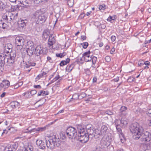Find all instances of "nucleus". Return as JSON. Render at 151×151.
Wrapping results in <instances>:
<instances>
[{"label":"nucleus","instance_id":"obj_4","mask_svg":"<svg viewBox=\"0 0 151 151\" xmlns=\"http://www.w3.org/2000/svg\"><path fill=\"white\" fill-rule=\"evenodd\" d=\"M46 143L47 147L50 149H52L57 145L56 138L55 137L50 138L49 140L46 141Z\"/></svg>","mask_w":151,"mask_h":151},{"label":"nucleus","instance_id":"obj_54","mask_svg":"<svg viewBox=\"0 0 151 151\" xmlns=\"http://www.w3.org/2000/svg\"><path fill=\"white\" fill-rule=\"evenodd\" d=\"M105 59L106 60L107 62H109L111 60L110 57L109 56H106L105 58Z\"/></svg>","mask_w":151,"mask_h":151},{"label":"nucleus","instance_id":"obj_36","mask_svg":"<svg viewBox=\"0 0 151 151\" xmlns=\"http://www.w3.org/2000/svg\"><path fill=\"white\" fill-rule=\"evenodd\" d=\"M74 4V0H69L68 1V5L70 7H71Z\"/></svg>","mask_w":151,"mask_h":151},{"label":"nucleus","instance_id":"obj_33","mask_svg":"<svg viewBox=\"0 0 151 151\" xmlns=\"http://www.w3.org/2000/svg\"><path fill=\"white\" fill-rule=\"evenodd\" d=\"M120 140L122 142H123V140L124 139V135L122 133H120V134L119 133Z\"/></svg>","mask_w":151,"mask_h":151},{"label":"nucleus","instance_id":"obj_46","mask_svg":"<svg viewBox=\"0 0 151 151\" xmlns=\"http://www.w3.org/2000/svg\"><path fill=\"white\" fill-rule=\"evenodd\" d=\"M147 114L149 116L150 118L151 117V109H150L148 110Z\"/></svg>","mask_w":151,"mask_h":151},{"label":"nucleus","instance_id":"obj_61","mask_svg":"<svg viewBox=\"0 0 151 151\" xmlns=\"http://www.w3.org/2000/svg\"><path fill=\"white\" fill-rule=\"evenodd\" d=\"M112 17L111 16H110L108 17L107 19V20L109 21H111V20H113Z\"/></svg>","mask_w":151,"mask_h":151},{"label":"nucleus","instance_id":"obj_12","mask_svg":"<svg viewBox=\"0 0 151 151\" xmlns=\"http://www.w3.org/2000/svg\"><path fill=\"white\" fill-rule=\"evenodd\" d=\"M12 54H10V57L9 58H6V62L7 63V64L9 65H11L12 63L14 62L15 57H16V55H14L12 56Z\"/></svg>","mask_w":151,"mask_h":151},{"label":"nucleus","instance_id":"obj_11","mask_svg":"<svg viewBox=\"0 0 151 151\" xmlns=\"http://www.w3.org/2000/svg\"><path fill=\"white\" fill-rule=\"evenodd\" d=\"M12 45L10 43H7L4 46V51L7 53L10 52L12 50Z\"/></svg>","mask_w":151,"mask_h":151},{"label":"nucleus","instance_id":"obj_1","mask_svg":"<svg viewBox=\"0 0 151 151\" xmlns=\"http://www.w3.org/2000/svg\"><path fill=\"white\" fill-rule=\"evenodd\" d=\"M130 129L133 138L135 139L141 137L140 139L142 142H149L151 139V134L147 131L142 134L143 128L137 123L133 124L131 125Z\"/></svg>","mask_w":151,"mask_h":151},{"label":"nucleus","instance_id":"obj_22","mask_svg":"<svg viewBox=\"0 0 151 151\" xmlns=\"http://www.w3.org/2000/svg\"><path fill=\"white\" fill-rule=\"evenodd\" d=\"M79 99V96L77 94L75 93L73 96L72 98L70 99L69 102H72L75 101L78 99Z\"/></svg>","mask_w":151,"mask_h":151},{"label":"nucleus","instance_id":"obj_6","mask_svg":"<svg viewBox=\"0 0 151 151\" xmlns=\"http://www.w3.org/2000/svg\"><path fill=\"white\" fill-rule=\"evenodd\" d=\"M18 145L17 143H13L10 146L6 147L4 151H16Z\"/></svg>","mask_w":151,"mask_h":151},{"label":"nucleus","instance_id":"obj_29","mask_svg":"<svg viewBox=\"0 0 151 151\" xmlns=\"http://www.w3.org/2000/svg\"><path fill=\"white\" fill-rule=\"evenodd\" d=\"M9 17L11 19V20H14L16 19V16H15L14 14L12 13H10L8 14Z\"/></svg>","mask_w":151,"mask_h":151},{"label":"nucleus","instance_id":"obj_38","mask_svg":"<svg viewBox=\"0 0 151 151\" xmlns=\"http://www.w3.org/2000/svg\"><path fill=\"white\" fill-rule=\"evenodd\" d=\"M66 54V53L65 52H63V53L56 54V56L58 57H60V58H62Z\"/></svg>","mask_w":151,"mask_h":151},{"label":"nucleus","instance_id":"obj_34","mask_svg":"<svg viewBox=\"0 0 151 151\" xmlns=\"http://www.w3.org/2000/svg\"><path fill=\"white\" fill-rule=\"evenodd\" d=\"M120 140L122 142H123V140L124 139V135L122 133H120V134L119 133Z\"/></svg>","mask_w":151,"mask_h":151},{"label":"nucleus","instance_id":"obj_30","mask_svg":"<svg viewBox=\"0 0 151 151\" xmlns=\"http://www.w3.org/2000/svg\"><path fill=\"white\" fill-rule=\"evenodd\" d=\"M35 130L36 131V129H33L31 130H30V129L29 130V128H28L26 130H24L23 131V133H27L28 132H30V133L32 132H35Z\"/></svg>","mask_w":151,"mask_h":151},{"label":"nucleus","instance_id":"obj_39","mask_svg":"<svg viewBox=\"0 0 151 151\" xmlns=\"http://www.w3.org/2000/svg\"><path fill=\"white\" fill-rule=\"evenodd\" d=\"M66 134H65V133H62L60 134V137L61 139H64L66 138Z\"/></svg>","mask_w":151,"mask_h":151},{"label":"nucleus","instance_id":"obj_32","mask_svg":"<svg viewBox=\"0 0 151 151\" xmlns=\"http://www.w3.org/2000/svg\"><path fill=\"white\" fill-rule=\"evenodd\" d=\"M119 121H120V120L119 119H117L115 121V123L116 126V129H118V127L119 126H121V124H120V123L119 122Z\"/></svg>","mask_w":151,"mask_h":151},{"label":"nucleus","instance_id":"obj_49","mask_svg":"<svg viewBox=\"0 0 151 151\" xmlns=\"http://www.w3.org/2000/svg\"><path fill=\"white\" fill-rule=\"evenodd\" d=\"M31 95H34L36 93L37 91L35 90H32L30 92H29Z\"/></svg>","mask_w":151,"mask_h":151},{"label":"nucleus","instance_id":"obj_64","mask_svg":"<svg viewBox=\"0 0 151 151\" xmlns=\"http://www.w3.org/2000/svg\"><path fill=\"white\" fill-rule=\"evenodd\" d=\"M70 59L69 58H67L66 59V60H65V62L66 63H69L70 61Z\"/></svg>","mask_w":151,"mask_h":151},{"label":"nucleus","instance_id":"obj_44","mask_svg":"<svg viewBox=\"0 0 151 151\" xmlns=\"http://www.w3.org/2000/svg\"><path fill=\"white\" fill-rule=\"evenodd\" d=\"M127 109V107L124 106H122L121 107V109H120V111L122 112H124V111L126 110Z\"/></svg>","mask_w":151,"mask_h":151},{"label":"nucleus","instance_id":"obj_31","mask_svg":"<svg viewBox=\"0 0 151 151\" xmlns=\"http://www.w3.org/2000/svg\"><path fill=\"white\" fill-rule=\"evenodd\" d=\"M5 7V5L0 0V10H3Z\"/></svg>","mask_w":151,"mask_h":151},{"label":"nucleus","instance_id":"obj_23","mask_svg":"<svg viewBox=\"0 0 151 151\" xmlns=\"http://www.w3.org/2000/svg\"><path fill=\"white\" fill-rule=\"evenodd\" d=\"M119 122L121 124V126H126L127 124V122L126 120L122 119L119 121Z\"/></svg>","mask_w":151,"mask_h":151},{"label":"nucleus","instance_id":"obj_55","mask_svg":"<svg viewBox=\"0 0 151 151\" xmlns=\"http://www.w3.org/2000/svg\"><path fill=\"white\" fill-rule=\"evenodd\" d=\"M99 9L100 10H104L105 9L104 6H103L102 5H100L99 7Z\"/></svg>","mask_w":151,"mask_h":151},{"label":"nucleus","instance_id":"obj_14","mask_svg":"<svg viewBox=\"0 0 151 151\" xmlns=\"http://www.w3.org/2000/svg\"><path fill=\"white\" fill-rule=\"evenodd\" d=\"M10 82L7 80L3 81L2 83L0 84V86L4 88H8Z\"/></svg>","mask_w":151,"mask_h":151},{"label":"nucleus","instance_id":"obj_2","mask_svg":"<svg viewBox=\"0 0 151 151\" xmlns=\"http://www.w3.org/2000/svg\"><path fill=\"white\" fill-rule=\"evenodd\" d=\"M85 127L84 126L78 124L77 125L78 134V140L83 143H84L88 141L90 138L88 134L85 132Z\"/></svg>","mask_w":151,"mask_h":151},{"label":"nucleus","instance_id":"obj_18","mask_svg":"<svg viewBox=\"0 0 151 151\" xmlns=\"http://www.w3.org/2000/svg\"><path fill=\"white\" fill-rule=\"evenodd\" d=\"M39 48H38V50H39V54H46L47 50L45 48H43L41 45L39 46Z\"/></svg>","mask_w":151,"mask_h":151},{"label":"nucleus","instance_id":"obj_20","mask_svg":"<svg viewBox=\"0 0 151 151\" xmlns=\"http://www.w3.org/2000/svg\"><path fill=\"white\" fill-rule=\"evenodd\" d=\"M10 105L12 108L14 109L18 106L20 105V103L17 101H14L11 103Z\"/></svg>","mask_w":151,"mask_h":151},{"label":"nucleus","instance_id":"obj_7","mask_svg":"<svg viewBox=\"0 0 151 151\" xmlns=\"http://www.w3.org/2000/svg\"><path fill=\"white\" fill-rule=\"evenodd\" d=\"M86 134H88L90 138H92L95 137L96 134L95 133V130H94L92 127L89 128L86 127Z\"/></svg>","mask_w":151,"mask_h":151},{"label":"nucleus","instance_id":"obj_10","mask_svg":"<svg viewBox=\"0 0 151 151\" xmlns=\"http://www.w3.org/2000/svg\"><path fill=\"white\" fill-rule=\"evenodd\" d=\"M90 52L89 51L85 52L83 54L82 59H83L86 62H88L90 61L91 59V57L90 55Z\"/></svg>","mask_w":151,"mask_h":151},{"label":"nucleus","instance_id":"obj_63","mask_svg":"<svg viewBox=\"0 0 151 151\" xmlns=\"http://www.w3.org/2000/svg\"><path fill=\"white\" fill-rule=\"evenodd\" d=\"M6 93L5 92H4L0 96L1 98L4 97L5 95H6Z\"/></svg>","mask_w":151,"mask_h":151},{"label":"nucleus","instance_id":"obj_60","mask_svg":"<svg viewBox=\"0 0 151 151\" xmlns=\"http://www.w3.org/2000/svg\"><path fill=\"white\" fill-rule=\"evenodd\" d=\"M81 38L82 40H84L86 39V37L85 36H81Z\"/></svg>","mask_w":151,"mask_h":151},{"label":"nucleus","instance_id":"obj_48","mask_svg":"<svg viewBox=\"0 0 151 151\" xmlns=\"http://www.w3.org/2000/svg\"><path fill=\"white\" fill-rule=\"evenodd\" d=\"M67 63L65 62V60L62 61L60 63V66H63L64 65H66Z\"/></svg>","mask_w":151,"mask_h":151},{"label":"nucleus","instance_id":"obj_47","mask_svg":"<svg viewBox=\"0 0 151 151\" xmlns=\"http://www.w3.org/2000/svg\"><path fill=\"white\" fill-rule=\"evenodd\" d=\"M144 61L142 60H140L138 63V65L139 66H141L144 65Z\"/></svg>","mask_w":151,"mask_h":151},{"label":"nucleus","instance_id":"obj_53","mask_svg":"<svg viewBox=\"0 0 151 151\" xmlns=\"http://www.w3.org/2000/svg\"><path fill=\"white\" fill-rule=\"evenodd\" d=\"M46 129L45 127H41L38 128V131H44Z\"/></svg>","mask_w":151,"mask_h":151},{"label":"nucleus","instance_id":"obj_25","mask_svg":"<svg viewBox=\"0 0 151 151\" xmlns=\"http://www.w3.org/2000/svg\"><path fill=\"white\" fill-rule=\"evenodd\" d=\"M34 49L33 48H32L30 49H27L26 51L27 53V54L29 56H31L33 52Z\"/></svg>","mask_w":151,"mask_h":151},{"label":"nucleus","instance_id":"obj_3","mask_svg":"<svg viewBox=\"0 0 151 151\" xmlns=\"http://www.w3.org/2000/svg\"><path fill=\"white\" fill-rule=\"evenodd\" d=\"M66 135L70 139H75L77 136V132L75 129L73 127H69L66 130Z\"/></svg>","mask_w":151,"mask_h":151},{"label":"nucleus","instance_id":"obj_52","mask_svg":"<svg viewBox=\"0 0 151 151\" xmlns=\"http://www.w3.org/2000/svg\"><path fill=\"white\" fill-rule=\"evenodd\" d=\"M106 114L110 115H112L113 114V112L109 110L106 111Z\"/></svg>","mask_w":151,"mask_h":151},{"label":"nucleus","instance_id":"obj_62","mask_svg":"<svg viewBox=\"0 0 151 151\" xmlns=\"http://www.w3.org/2000/svg\"><path fill=\"white\" fill-rule=\"evenodd\" d=\"M119 77H117L116 78L114 79L113 80L115 82H117L119 80Z\"/></svg>","mask_w":151,"mask_h":151},{"label":"nucleus","instance_id":"obj_37","mask_svg":"<svg viewBox=\"0 0 151 151\" xmlns=\"http://www.w3.org/2000/svg\"><path fill=\"white\" fill-rule=\"evenodd\" d=\"M79 96V99H81L85 97L86 96V94L84 92H82L81 93Z\"/></svg>","mask_w":151,"mask_h":151},{"label":"nucleus","instance_id":"obj_26","mask_svg":"<svg viewBox=\"0 0 151 151\" xmlns=\"http://www.w3.org/2000/svg\"><path fill=\"white\" fill-rule=\"evenodd\" d=\"M22 95L24 96H25V97L27 98H30L31 96L29 92L28 91L23 93L22 94Z\"/></svg>","mask_w":151,"mask_h":151},{"label":"nucleus","instance_id":"obj_57","mask_svg":"<svg viewBox=\"0 0 151 151\" xmlns=\"http://www.w3.org/2000/svg\"><path fill=\"white\" fill-rule=\"evenodd\" d=\"M116 39V37L114 36H112L111 37V39L112 41L114 42L115 41Z\"/></svg>","mask_w":151,"mask_h":151},{"label":"nucleus","instance_id":"obj_58","mask_svg":"<svg viewBox=\"0 0 151 151\" xmlns=\"http://www.w3.org/2000/svg\"><path fill=\"white\" fill-rule=\"evenodd\" d=\"M23 45H17L18 47L17 48L18 50H20L22 48V46Z\"/></svg>","mask_w":151,"mask_h":151},{"label":"nucleus","instance_id":"obj_16","mask_svg":"<svg viewBox=\"0 0 151 151\" xmlns=\"http://www.w3.org/2000/svg\"><path fill=\"white\" fill-rule=\"evenodd\" d=\"M26 20H24L20 19L17 22L18 27L20 28H23V27L25 26V24L26 23Z\"/></svg>","mask_w":151,"mask_h":151},{"label":"nucleus","instance_id":"obj_45","mask_svg":"<svg viewBox=\"0 0 151 151\" xmlns=\"http://www.w3.org/2000/svg\"><path fill=\"white\" fill-rule=\"evenodd\" d=\"M13 11H17L19 10V7L18 5H15L13 6Z\"/></svg>","mask_w":151,"mask_h":151},{"label":"nucleus","instance_id":"obj_41","mask_svg":"<svg viewBox=\"0 0 151 151\" xmlns=\"http://www.w3.org/2000/svg\"><path fill=\"white\" fill-rule=\"evenodd\" d=\"M97 60V58L95 56H93L91 60H92V63L93 64H94L95 63Z\"/></svg>","mask_w":151,"mask_h":151},{"label":"nucleus","instance_id":"obj_51","mask_svg":"<svg viewBox=\"0 0 151 151\" xmlns=\"http://www.w3.org/2000/svg\"><path fill=\"white\" fill-rule=\"evenodd\" d=\"M73 65H71L68 66H67V68L68 69L69 71H71L73 68Z\"/></svg>","mask_w":151,"mask_h":151},{"label":"nucleus","instance_id":"obj_15","mask_svg":"<svg viewBox=\"0 0 151 151\" xmlns=\"http://www.w3.org/2000/svg\"><path fill=\"white\" fill-rule=\"evenodd\" d=\"M53 35L51 34L50 35L48 40V44L49 46L52 45L55 42V39L54 37H53Z\"/></svg>","mask_w":151,"mask_h":151},{"label":"nucleus","instance_id":"obj_5","mask_svg":"<svg viewBox=\"0 0 151 151\" xmlns=\"http://www.w3.org/2000/svg\"><path fill=\"white\" fill-rule=\"evenodd\" d=\"M107 129V127L106 126L103 125L100 130L98 129H95V133L96 134V136H98V137L103 136L105 134Z\"/></svg>","mask_w":151,"mask_h":151},{"label":"nucleus","instance_id":"obj_9","mask_svg":"<svg viewBox=\"0 0 151 151\" xmlns=\"http://www.w3.org/2000/svg\"><path fill=\"white\" fill-rule=\"evenodd\" d=\"M15 41V44L17 45H24V40L22 37L17 36L16 37Z\"/></svg>","mask_w":151,"mask_h":151},{"label":"nucleus","instance_id":"obj_24","mask_svg":"<svg viewBox=\"0 0 151 151\" xmlns=\"http://www.w3.org/2000/svg\"><path fill=\"white\" fill-rule=\"evenodd\" d=\"M18 2L24 6H26L27 4L28 3L27 0H18Z\"/></svg>","mask_w":151,"mask_h":151},{"label":"nucleus","instance_id":"obj_59","mask_svg":"<svg viewBox=\"0 0 151 151\" xmlns=\"http://www.w3.org/2000/svg\"><path fill=\"white\" fill-rule=\"evenodd\" d=\"M59 78V75H58L57 76L55 77V78H54L53 80L54 81H55L57 80Z\"/></svg>","mask_w":151,"mask_h":151},{"label":"nucleus","instance_id":"obj_13","mask_svg":"<svg viewBox=\"0 0 151 151\" xmlns=\"http://www.w3.org/2000/svg\"><path fill=\"white\" fill-rule=\"evenodd\" d=\"M6 55L4 54H0V66L2 67L4 65Z\"/></svg>","mask_w":151,"mask_h":151},{"label":"nucleus","instance_id":"obj_8","mask_svg":"<svg viewBox=\"0 0 151 151\" xmlns=\"http://www.w3.org/2000/svg\"><path fill=\"white\" fill-rule=\"evenodd\" d=\"M100 144L101 147L102 148H106L110 144V141L104 138H103L101 139Z\"/></svg>","mask_w":151,"mask_h":151},{"label":"nucleus","instance_id":"obj_21","mask_svg":"<svg viewBox=\"0 0 151 151\" xmlns=\"http://www.w3.org/2000/svg\"><path fill=\"white\" fill-rule=\"evenodd\" d=\"M33 43L30 41H28L27 42L26 45V48L27 49H31L33 48Z\"/></svg>","mask_w":151,"mask_h":151},{"label":"nucleus","instance_id":"obj_42","mask_svg":"<svg viewBox=\"0 0 151 151\" xmlns=\"http://www.w3.org/2000/svg\"><path fill=\"white\" fill-rule=\"evenodd\" d=\"M8 17H9V15H7L6 14H4L3 16V18L5 20L8 21V20L9 18H8Z\"/></svg>","mask_w":151,"mask_h":151},{"label":"nucleus","instance_id":"obj_40","mask_svg":"<svg viewBox=\"0 0 151 151\" xmlns=\"http://www.w3.org/2000/svg\"><path fill=\"white\" fill-rule=\"evenodd\" d=\"M19 151H32L29 148L23 147L22 149L19 150Z\"/></svg>","mask_w":151,"mask_h":151},{"label":"nucleus","instance_id":"obj_50","mask_svg":"<svg viewBox=\"0 0 151 151\" xmlns=\"http://www.w3.org/2000/svg\"><path fill=\"white\" fill-rule=\"evenodd\" d=\"M41 74H40L38 75V78H40L42 76H43L44 75H45L47 73L44 71H42Z\"/></svg>","mask_w":151,"mask_h":151},{"label":"nucleus","instance_id":"obj_28","mask_svg":"<svg viewBox=\"0 0 151 151\" xmlns=\"http://www.w3.org/2000/svg\"><path fill=\"white\" fill-rule=\"evenodd\" d=\"M49 35V32L47 31H45L43 33V37L45 39H46L47 38Z\"/></svg>","mask_w":151,"mask_h":151},{"label":"nucleus","instance_id":"obj_35","mask_svg":"<svg viewBox=\"0 0 151 151\" xmlns=\"http://www.w3.org/2000/svg\"><path fill=\"white\" fill-rule=\"evenodd\" d=\"M8 25L5 23H2L0 24V27H2L3 29H5L7 27Z\"/></svg>","mask_w":151,"mask_h":151},{"label":"nucleus","instance_id":"obj_43","mask_svg":"<svg viewBox=\"0 0 151 151\" xmlns=\"http://www.w3.org/2000/svg\"><path fill=\"white\" fill-rule=\"evenodd\" d=\"M82 45L83 46V47L84 48H86L88 45V43L87 42H85L84 43H83L82 44Z\"/></svg>","mask_w":151,"mask_h":151},{"label":"nucleus","instance_id":"obj_19","mask_svg":"<svg viewBox=\"0 0 151 151\" xmlns=\"http://www.w3.org/2000/svg\"><path fill=\"white\" fill-rule=\"evenodd\" d=\"M38 148L44 150L45 148V142L42 140H40L38 142Z\"/></svg>","mask_w":151,"mask_h":151},{"label":"nucleus","instance_id":"obj_17","mask_svg":"<svg viewBox=\"0 0 151 151\" xmlns=\"http://www.w3.org/2000/svg\"><path fill=\"white\" fill-rule=\"evenodd\" d=\"M47 17L45 14H43L38 16V20H40V23H42L44 22L46 19Z\"/></svg>","mask_w":151,"mask_h":151},{"label":"nucleus","instance_id":"obj_27","mask_svg":"<svg viewBox=\"0 0 151 151\" xmlns=\"http://www.w3.org/2000/svg\"><path fill=\"white\" fill-rule=\"evenodd\" d=\"M48 94V92L44 91H41L40 92V93H38V96H43L47 95Z\"/></svg>","mask_w":151,"mask_h":151},{"label":"nucleus","instance_id":"obj_56","mask_svg":"<svg viewBox=\"0 0 151 151\" xmlns=\"http://www.w3.org/2000/svg\"><path fill=\"white\" fill-rule=\"evenodd\" d=\"M31 66V65L30 64L29 65V63L28 65L27 64H26L24 65V68L25 69L28 68H29Z\"/></svg>","mask_w":151,"mask_h":151}]
</instances>
